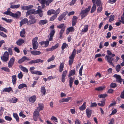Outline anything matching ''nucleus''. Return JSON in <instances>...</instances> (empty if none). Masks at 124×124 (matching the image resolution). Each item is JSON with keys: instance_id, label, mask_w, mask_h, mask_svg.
<instances>
[{"instance_id": "1", "label": "nucleus", "mask_w": 124, "mask_h": 124, "mask_svg": "<svg viewBox=\"0 0 124 124\" xmlns=\"http://www.w3.org/2000/svg\"><path fill=\"white\" fill-rule=\"evenodd\" d=\"M55 32V31L54 30L51 31L49 35L48 36L49 40H47L45 41V47H46L49 44V41H51L52 40L53 37Z\"/></svg>"}, {"instance_id": "2", "label": "nucleus", "mask_w": 124, "mask_h": 124, "mask_svg": "<svg viewBox=\"0 0 124 124\" xmlns=\"http://www.w3.org/2000/svg\"><path fill=\"white\" fill-rule=\"evenodd\" d=\"M76 54V50L75 49H74L71 55L69 57V61L70 65L71 66L72 65Z\"/></svg>"}, {"instance_id": "3", "label": "nucleus", "mask_w": 124, "mask_h": 124, "mask_svg": "<svg viewBox=\"0 0 124 124\" xmlns=\"http://www.w3.org/2000/svg\"><path fill=\"white\" fill-rule=\"evenodd\" d=\"M91 7V6H89L88 8H86L85 10H82L81 11L80 14L81 15L82 19L84 18L87 15L88 12L90 9Z\"/></svg>"}, {"instance_id": "4", "label": "nucleus", "mask_w": 124, "mask_h": 124, "mask_svg": "<svg viewBox=\"0 0 124 124\" xmlns=\"http://www.w3.org/2000/svg\"><path fill=\"white\" fill-rule=\"evenodd\" d=\"M1 60L4 62H6L9 59V54L7 51L5 52L3 56L1 57Z\"/></svg>"}, {"instance_id": "5", "label": "nucleus", "mask_w": 124, "mask_h": 124, "mask_svg": "<svg viewBox=\"0 0 124 124\" xmlns=\"http://www.w3.org/2000/svg\"><path fill=\"white\" fill-rule=\"evenodd\" d=\"M39 113L37 109H36L33 114V118L35 121H36L37 120V118L39 116Z\"/></svg>"}, {"instance_id": "6", "label": "nucleus", "mask_w": 124, "mask_h": 124, "mask_svg": "<svg viewBox=\"0 0 124 124\" xmlns=\"http://www.w3.org/2000/svg\"><path fill=\"white\" fill-rule=\"evenodd\" d=\"M67 74V71L65 70L64 71L61 77V81L62 82L64 83L65 81V78Z\"/></svg>"}, {"instance_id": "7", "label": "nucleus", "mask_w": 124, "mask_h": 124, "mask_svg": "<svg viewBox=\"0 0 124 124\" xmlns=\"http://www.w3.org/2000/svg\"><path fill=\"white\" fill-rule=\"evenodd\" d=\"M21 14L20 12L18 11L15 14L12 13L10 16L13 17L15 18H17L20 17L21 16Z\"/></svg>"}, {"instance_id": "8", "label": "nucleus", "mask_w": 124, "mask_h": 124, "mask_svg": "<svg viewBox=\"0 0 124 124\" xmlns=\"http://www.w3.org/2000/svg\"><path fill=\"white\" fill-rule=\"evenodd\" d=\"M112 56L106 55L105 57V60L109 63L112 62L114 60V59Z\"/></svg>"}, {"instance_id": "9", "label": "nucleus", "mask_w": 124, "mask_h": 124, "mask_svg": "<svg viewBox=\"0 0 124 124\" xmlns=\"http://www.w3.org/2000/svg\"><path fill=\"white\" fill-rule=\"evenodd\" d=\"M113 76L116 78V81L117 82L121 83L122 81V79L121 78V77L120 75L115 74Z\"/></svg>"}, {"instance_id": "10", "label": "nucleus", "mask_w": 124, "mask_h": 124, "mask_svg": "<svg viewBox=\"0 0 124 124\" xmlns=\"http://www.w3.org/2000/svg\"><path fill=\"white\" fill-rule=\"evenodd\" d=\"M29 60H30V59L26 56H24L18 60V63H21L26 60L29 61Z\"/></svg>"}, {"instance_id": "11", "label": "nucleus", "mask_w": 124, "mask_h": 124, "mask_svg": "<svg viewBox=\"0 0 124 124\" xmlns=\"http://www.w3.org/2000/svg\"><path fill=\"white\" fill-rule=\"evenodd\" d=\"M71 98V97H68L67 98H62L60 100L59 102L60 103L63 102H68Z\"/></svg>"}, {"instance_id": "12", "label": "nucleus", "mask_w": 124, "mask_h": 124, "mask_svg": "<svg viewBox=\"0 0 124 124\" xmlns=\"http://www.w3.org/2000/svg\"><path fill=\"white\" fill-rule=\"evenodd\" d=\"M41 54V53L40 51L37 50H33L31 51V54L34 55H39Z\"/></svg>"}, {"instance_id": "13", "label": "nucleus", "mask_w": 124, "mask_h": 124, "mask_svg": "<svg viewBox=\"0 0 124 124\" xmlns=\"http://www.w3.org/2000/svg\"><path fill=\"white\" fill-rule=\"evenodd\" d=\"M86 111L87 117L89 118L90 117L92 113L91 110L89 108H87L86 109Z\"/></svg>"}, {"instance_id": "14", "label": "nucleus", "mask_w": 124, "mask_h": 124, "mask_svg": "<svg viewBox=\"0 0 124 124\" xmlns=\"http://www.w3.org/2000/svg\"><path fill=\"white\" fill-rule=\"evenodd\" d=\"M67 12H65L62 13L61 15H60L58 17V19L59 21H61L63 19L67 14Z\"/></svg>"}, {"instance_id": "15", "label": "nucleus", "mask_w": 124, "mask_h": 124, "mask_svg": "<svg viewBox=\"0 0 124 124\" xmlns=\"http://www.w3.org/2000/svg\"><path fill=\"white\" fill-rule=\"evenodd\" d=\"M43 62V60L40 59H37L36 60H31V63H38L39 62L42 63Z\"/></svg>"}, {"instance_id": "16", "label": "nucleus", "mask_w": 124, "mask_h": 124, "mask_svg": "<svg viewBox=\"0 0 124 124\" xmlns=\"http://www.w3.org/2000/svg\"><path fill=\"white\" fill-rule=\"evenodd\" d=\"M24 42V41L23 39H19L16 41V43L18 45L20 46Z\"/></svg>"}, {"instance_id": "17", "label": "nucleus", "mask_w": 124, "mask_h": 124, "mask_svg": "<svg viewBox=\"0 0 124 124\" xmlns=\"http://www.w3.org/2000/svg\"><path fill=\"white\" fill-rule=\"evenodd\" d=\"M21 9L24 10H28L31 8V5H29L27 6H21Z\"/></svg>"}, {"instance_id": "18", "label": "nucleus", "mask_w": 124, "mask_h": 124, "mask_svg": "<svg viewBox=\"0 0 124 124\" xmlns=\"http://www.w3.org/2000/svg\"><path fill=\"white\" fill-rule=\"evenodd\" d=\"M28 22V20L27 18H24L21 20L20 22V26L21 27L23 24H25Z\"/></svg>"}, {"instance_id": "19", "label": "nucleus", "mask_w": 124, "mask_h": 124, "mask_svg": "<svg viewBox=\"0 0 124 124\" xmlns=\"http://www.w3.org/2000/svg\"><path fill=\"white\" fill-rule=\"evenodd\" d=\"M78 18V17L76 16H73L72 19V25L73 26H74L76 25L77 22V19Z\"/></svg>"}, {"instance_id": "20", "label": "nucleus", "mask_w": 124, "mask_h": 124, "mask_svg": "<svg viewBox=\"0 0 124 124\" xmlns=\"http://www.w3.org/2000/svg\"><path fill=\"white\" fill-rule=\"evenodd\" d=\"M16 75H13L12 76V81L13 85L16 83Z\"/></svg>"}, {"instance_id": "21", "label": "nucleus", "mask_w": 124, "mask_h": 124, "mask_svg": "<svg viewBox=\"0 0 124 124\" xmlns=\"http://www.w3.org/2000/svg\"><path fill=\"white\" fill-rule=\"evenodd\" d=\"M25 29L23 28L22 30L20 32V36L22 38H24L25 37L24 34H25Z\"/></svg>"}, {"instance_id": "22", "label": "nucleus", "mask_w": 124, "mask_h": 124, "mask_svg": "<svg viewBox=\"0 0 124 124\" xmlns=\"http://www.w3.org/2000/svg\"><path fill=\"white\" fill-rule=\"evenodd\" d=\"M105 99H103L101 101V103H98V105L101 107H103L104 106L105 104Z\"/></svg>"}, {"instance_id": "23", "label": "nucleus", "mask_w": 124, "mask_h": 124, "mask_svg": "<svg viewBox=\"0 0 124 124\" xmlns=\"http://www.w3.org/2000/svg\"><path fill=\"white\" fill-rule=\"evenodd\" d=\"M47 23V21L46 20H40L39 22V24L40 25H43Z\"/></svg>"}, {"instance_id": "24", "label": "nucleus", "mask_w": 124, "mask_h": 124, "mask_svg": "<svg viewBox=\"0 0 124 124\" xmlns=\"http://www.w3.org/2000/svg\"><path fill=\"white\" fill-rule=\"evenodd\" d=\"M31 74L39 75H41L42 74L41 71L35 70H31Z\"/></svg>"}, {"instance_id": "25", "label": "nucleus", "mask_w": 124, "mask_h": 124, "mask_svg": "<svg viewBox=\"0 0 124 124\" xmlns=\"http://www.w3.org/2000/svg\"><path fill=\"white\" fill-rule=\"evenodd\" d=\"M88 30V25H84V28L82 30V32H87Z\"/></svg>"}, {"instance_id": "26", "label": "nucleus", "mask_w": 124, "mask_h": 124, "mask_svg": "<svg viewBox=\"0 0 124 124\" xmlns=\"http://www.w3.org/2000/svg\"><path fill=\"white\" fill-rule=\"evenodd\" d=\"M85 104L86 102H84L82 106L79 107V109L80 110L82 111L84 110L86 108Z\"/></svg>"}, {"instance_id": "27", "label": "nucleus", "mask_w": 124, "mask_h": 124, "mask_svg": "<svg viewBox=\"0 0 124 124\" xmlns=\"http://www.w3.org/2000/svg\"><path fill=\"white\" fill-rule=\"evenodd\" d=\"M13 115L14 117L16 119V121L18 122L19 121V118L17 114L16 113H13Z\"/></svg>"}, {"instance_id": "28", "label": "nucleus", "mask_w": 124, "mask_h": 124, "mask_svg": "<svg viewBox=\"0 0 124 124\" xmlns=\"http://www.w3.org/2000/svg\"><path fill=\"white\" fill-rule=\"evenodd\" d=\"M39 46L38 43H32V48L33 49L36 50L37 49Z\"/></svg>"}, {"instance_id": "29", "label": "nucleus", "mask_w": 124, "mask_h": 124, "mask_svg": "<svg viewBox=\"0 0 124 124\" xmlns=\"http://www.w3.org/2000/svg\"><path fill=\"white\" fill-rule=\"evenodd\" d=\"M74 78L72 77H70V78L69 81V85L70 87L71 88L72 87V84L73 82Z\"/></svg>"}, {"instance_id": "30", "label": "nucleus", "mask_w": 124, "mask_h": 124, "mask_svg": "<svg viewBox=\"0 0 124 124\" xmlns=\"http://www.w3.org/2000/svg\"><path fill=\"white\" fill-rule=\"evenodd\" d=\"M107 52L108 55V56H112V57H114L115 56L114 54H112L111 52L109 50H107Z\"/></svg>"}, {"instance_id": "31", "label": "nucleus", "mask_w": 124, "mask_h": 124, "mask_svg": "<svg viewBox=\"0 0 124 124\" xmlns=\"http://www.w3.org/2000/svg\"><path fill=\"white\" fill-rule=\"evenodd\" d=\"M11 91L13 92L11 88L10 87L4 88L3 90V92H9Z\"/></svg>"}, {"instance_id": "32", "label": "nucleus", "mask_w": 124, "mask_h": 124, "mask_svg": "<svg viewBox=\"0 0 124 124\" xmlns=\"http://www.w3.org/2000/svg\"><path fill=\"white\" fill-rule=\"evenodd\" d=\"M55 13V10L51 9L49 10L47 12V14L48 15H50L52 14H54Z\"/></svg>"}, {"instance_id": "33", "label": "nucleus", "mask_w": 124, "mask_h": 124, "mask_svg": "<svg viewBox=\"0 0 124 124\" xmlns=\"http://www.w3.org/2000/svg\"><path fill=\"white\" fill-rule=\"evenodd\" d=\"M42 10H38L36 11L37 12V14H38L39 16L40 17H42L43 16V13L42 12Z\"/></svg>"}, {"instance_id": "34", "label": "nucleus", "mask_w": 124, "mask_h": 124, "mask_svg": "<svg viewBox=\"0 0 124 124\" xmlns=\"http://www.w3.org/2000/svg\"><path fill=\"white\" fill-rule=\"evenodd\" d=\"M41 92L43 95H44L45 94L46 91L44 87L42 86L41 87Z\"/></svg>"}, {"instance_id": "35", "label": "nucleus", "mask_w": 124, "mask_h": 124, "mask_svg": "<svg viewBox=\"0 0 124 124\" xmlns=\"http://www.w3.org/2000/svg\"><path fill=\"white\" fill-rule=\"evenodd\" d=\"M20 6V5L19 4L17 5H12L10 7L11 8H19Z\"/></svg>"}, {"instance_id": "36", "label": "nucleus", "mask_w": 124, "mask_h": 124, "mask_svg": "<svg viewBox=\"0 0 124 124\" xmlns=\"http://www.w3.org/2000/svg\"><path fill=\"white\" fill-rule=\"evenodd\" d=\"M26 85L24 84H20L18 86V88L19 89H21L24 87H26Z\"/></svg>"}, {"instance_id": "37", "label": "nucleus", "mask_w": 124, "mask_h": 124, "mask_svg": "<svg viewBox=\"0 0 124 124\" xmlns=\"http://www.w3.org/2000/svg\"><path fill=\"white\" fill-rule=\"evenodd\" d=\"M96 9V6L95 4H93V7L91 8V13H92L94 12V11Z\"/></svg>"}, {"instance_id": "38", "label": "nucleus", "mask_w": 124, "mask_h": 124, "mask_svg": "<svg viewBox=\"0 0 124 124\" xmlns=\"http://www.w3.org/2000/svg\"><path fill=\"white\" fill-rule=\"evenodd\" d=\"M68 46L67 44L66 43H64L63 44L62 46L61 47L62 49V50H63L65 48H67Z\"/></svg>"}, {"instance_id": "39", "label": "nucleus", "mask_w": 124, "mask_h": 124, "mask_svg": "<svg viewBox=\"0 0 124 124\" xmlns=\"http://www.w3.org/2000/svg\"><path fill=\"white\" fill-rule=\"evenodd\" d=\"M75 74V70H71L70 71L69 74V77H70L72 75H73Z\"/></svg>"}, {"instance_id": "40", "label": "nucleus", "mask_w": 124, "mask_h": 124, "mask_svg": "<svg viewBox=\"0 0 124 124\" xmlns=\"http://www.w3.org/2000/svg\"><path fill=\"white\" fill-rule=\"evenodd\" d=\"M17 99L15 97H14L13 98H12L10 100V101H9V102H11L14 103H16L17 102Z\"/></svg>"}, {"instance_id": "41", "label": "nucleus", "mask_w": 124, "mask_h": 124, "mask_svg": "<svg viewBox=\"0 0 124 124\" xmlns=\"http://www.w3.org/2000/svg\"><path fill=\"white\" fill-rule=\"evenodd\" d=\"M57 27L59 29L62 28H62H64L65 29V26L64 25V23H62L58 26Z\"/></svg>"}, {"instance_id": "42", "label": "nucleus", "mask_w": 124, "mask_h": 124, "mask_svg": "<svg viewBox=\"0 0 124 124\" xmlns=\"http://www.w3.org/2000/svg\"><path fill=\"white\" fill-rule=\"evenodd\" d=\"M0 31H3L5 32H7V30L5 28L1 26L0 25Z\"/></svg>"}, {"instance_id": "43", "label": "nucleus", "mask_w": 124, "mask_h": 124, "mask_svg": "<svg viewBox=\"0 0 124 124\" xmlns=\"http://www.w3.org/2000/svg\"><path fill=\"white\" fill-rule=\"evenodd\" d=\"M57 17L56 15H54L53 16L50 17L49 20L50 21H53Z\"/></svg>"}, {"instance_id": "44", "label": "nucleus", "mask_w": 124, "mask_h": 124, "mask_svg": "<svg viewBox=\"0 0 124 124\" xmlns=\"http://www.w3.org/2000/svg\"><path fill=\"white\" fill-rule=\"evenodd\" d=\"M38 39V37H36L34 38L32 40V43H38L37 40Z\"/></svg>"}, {"instance_id": "45", "label": "nucleus", "mask_w": 124, "mask_h": 124, "mask_svg": "<svg viewBox=\"0 0 124 124\" xmlns=\"http://www.w3.org/2000/svg\"><path fill=\"white\" fill-rule=\"evenodd\" d=\"M104 88V86H100L96 88L95 90L98 91H101L103 90Z\"/></svg>"}, {"instance_id": "46", "label": "nucleus", "mask_w": 124, "mask_h": 124, "mask_svg": "<svg viewBox=\"0 0 124 124\" xmlns=\"http://www.w3.org/2000/svg\"><path fill=\"white\" fill-rule=\"evenodd\" d=\"M121 67L119 64L117 65L116 67V69L117 72H118L120 70Z\"/></svg>"}, {"instance_id": "47", "label": "nucleus", "mask_w": 124, "mask_h": 124, "mask_svg": "<svg viewBox=\"0 0 124 124\" xmlns=\"http://www.w3.org/2000/svg\"><path fill=\"white\" fill-rule=\"evenodd\" d=\"M21 69L25 72H28V70L26 68L22 66H21Z\"/></svg>"}, {"instance_id": "48", "label": "nucleus", "mask_w": 124, "mask_h": 124, "mask_svg": "<svg viewBox=\"0 0 124 124\" xmlns=\"http://www.w3.org/2000/svg\"><path fill=\"white\" fill-rule=\"evenodd\" d=\"M55 56L54 55H53L51 58H49L47 60L48 62H49L52 61L55 58Z\"/></svg>"}, {"instance_id": "49", "label": "nucleus", "mask_w": 124, "mask_h": 124, "mask_svg": "<svg viewBox=\"0 0 124 124\" xmlns=\"http://www.w3.org/2000/svg\"><path fill=\"white\" fill-rule=\"evenodd\" d=\"M36 98L35 95H33L31 96V103L34 102L36 100Z\"/></svg>"}, {"instance_id": "50", "label": "nucleus", "mask_w": 124, "mask_h": 124, "mask_svg": "<svg viewBox=\"0 0 124 124\" xmlns=\"http://www.w3.org/2000/svg\"><path fill=\"white\" fill-rule=\"evenodd\" d=\"M39 107L37 108V110L38 109L39 111L43 109V107L42 105H40L39 104Z\"/></svg>"}, {"instance_id": "51", "label": "nucleus", "mask_w": 124, "mask_h": 124, "mask_svg": "<svg viewBox=\"0 0 124 124\" xmlns=\"http://www.w3.org/2000/svg\"><path fill=\"white\" fill-rule=\"evenodd\" d=\"M59 46V44H57L55 45L52 46L51 48L53 51L57 48Z\"/></svg>"}, {"instance_id": "52", "label": "nucleus", "mask_w": 124, "mask_h": 124, "mask_svg": "<svg viewBox=\"0 0 124 124\" xmlns=\"http://www.w3.org/2000/svg\"><path fill=\"white\" fill-rule=\"evenodd\" d=\"M1 69L5 71H6L8 72H10L9 69L7 67H3L1 68Z\"/></svg>"}, {"instance_id": "53", "label": "nucleus", "mask_w": 124, "mask_h": 124, "mask_svg": "<svg viewBox=\"0 0 124 124\" xmlns=\"http://www.w3.org/2000/svg\"><path fill=\"white\" fill-rule=\"evenodd\" d=\"M5 119L6 120L9 121H11L12 120V118L9 116H6L5 117Z\"/></svg>"}, {"instance_id": "54", "label": "nucleus", "mask_w": 124, "mask_h": 124, "mask_svg": "<svg viewBox=\"0 0 124 124\" xmlns=\"http://www.w3.org/2000/svg\"><path fill=\"white\" fill-rule=\"evenodd\" d=\"M19 115L20 116L22 117L23 118H24L26 117V116L23 113L22 111L20 112Z\"/></svg>"}, {"instance_id": "55", "label": "nucleus", "mask_w": 124, "mask_h": 124, "mask_svg": "<svg viewBox=\"0 0 124 124\" xmlns=\"http://www.w3.org/2000/svg\"><path fill=\"white\" fill-rule=\"evenodd\" d=\"M117 44L116 42H114L111 44V46L112 47H116Z\"/></svg>"}, {"instance_id": "56", "label": "nucleus", "mask_w": 124, "mask_h": 124, "mask_svg": "<svg viewBox=\"0 0 124 124\" xmlns=\"http://www.w3.org/2000/svg\"><path fill=\"white\" fill-rule=\"evenodd\" d=\"M23 76V75L21 72H20V73L18 75V77L19 79H21Z\"/></svg>"}, {"instance_id": "57", "label": "nucleus", "mask_w": 124, "mask_h": 124, "mask_svg": "<svg viewBox=\"0 0 124 124\" xmlns=\"http://www.w3.org/2000/svg\"><path fill=\"white\" fill-rule=\"evenodd\" d=\"M0 35L4 38L7 37V35L2 32L0 31Z\"/></svg>"}, {"instance_id": "58", "label": "nucleus", "mask_w": 124, "mask_h": 124, "mask_svg": "<svg viewBox=\"0 0 124 124\" xmlns=\"http://www.w3.org/2000/svg\"><path fill=\"white\" fill-rule=\"evenodd\" d=\"M8 67L9 68H11L13 66L14 64L9 61L8 63Z\"/></svg>"}, {"instance_id": "59", "label": "nucleus", "mask_w": 124, "mask_h": 124, "mask_svg": "<svg viewBox=\"0 0 124 124\" xmlns=\"http://www.w3.org/2000/svg\"><path fill=\"white\" fill-rule=\"evenodd\" d=\"M114 16L113 15H111L110 16L109 19V21L111 22L114 19Z\"/></svg>"}, {"instance_id": "60", "label": "nucleus", "mask_w": 124, "mask_h": 124, "mask_svg": "<svg viewBox=\"0 0 124 124\" xmlns=\"http://www.w3.org/2000/svg\"><path fill=\"white\" fill-rule=\"evenodd\" d=\"M116 84L114 83H112L110 85V87L112 88H114L116 86Z\"/></svg>"}, {"instance_id": "61", "label": "nucleus", "mask_w": 124, "mask_h": 124, "mask_svg": "<svg viewBox=\"0 0 124 124\" xmlns=\"http://www.w3.org/2000/svg\"><path fill=\"white\" fill-rule=\"evenodd\" d=\"M12 12H9L8 11H6L3 13L4 14H6L7 15H9L11 16V13Z\"/></svg>"}, {"instance_id": "62", "label": "nucleus", "mask_w": 124, "mask_h": 124, "mask_svg": "<svg viewBox=\"0 0 124 124\" xmlns=\"http://www.w3.org/2000/svg\"><path fill=\"white\" fill-rule=\"evenodd\" d=\"M60 11V9L59 8H58L57 9L56 11H55V15H57L59 14Z\"/></svg>"}, {"instance_id": "63", "label": "nucleus", "mask_w": 124, "mask_h": 124, "mask_svg": "<svg viewBox=\"0 0 124 124\" xmlns=\"http://www.w3.org/2000/svg\"><path fill=\"white\" fill-rule=\"evenodd\" d=\"M67 30L70 31H73L74 30V29L73 27H70L67 28Z\"/></svg>"}, {"instance_id": "64", "label": "nucleus", "mask_w": 124, "mask_h": 124, "mask_svg": "<svg viewBox=\"0 0 124 124\" xmlns=\"http://www.w3.org/2000/svg\"><path fill=\"white\" fill-rule=\"evenodd\" d=\"M102 7L101 6L99 7L97 9L98 12L100 13L101 12L102 10Z\"/></svg>"}]
</instances>
